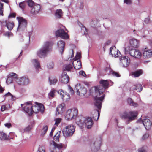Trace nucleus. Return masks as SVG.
I'll list each match as a JSON object with an SVG mask.
<instances>
[{"mask_svg":"<svg viewBox=\"0 0 152 152\" xmlns=\"http://www.w3.org/2000/svg\"><path fill=\"white\" fill-rule=\"evenodd\" d=\"M99 83L102 85L104 89L108 88L109 83L107 80H102L99 81Z\"/></svg>","mask_w":152,"mask_h":152,"instance_id":"32","label":"nucleus"},{"mask_svg":"<svg viewBox=\"0 0 152 152\" xmlns=\"http://www.w3.org/2000/svg\"><path fill=\"white\" fill-rule=\"evenodd\" d=\"M3 97L4 98L6 97H8L11 100H14L15 99V97L12 95L10 92H8L4 95Z\"/></svg>","mask_w":152,"mask_h":152,"instance_id":"37","label":"nucleus"},{"mask_svg":"<svg viewBox=\"0 0 152 152\" xmlns=\"http://www.w3.org/2000/svg\"><path fill=\"white\" fill-rule=\"evenodd\" d=\"M65 107L64 104H61L59 105L56 108V113L58 114H62L64 111Z\"/></svg>","mask_w":152,"mask_h":152,"instance_id":"24","label":"nucleus"},{"mask_svg":"<svg viewBox=\"0 0 152 152\" xmlns=\"http://www.w3.org/2000/svg\"><path fill=\"white\" fill-rule=\"evenodd\" d=\"M124 52L125 54L129 53L131 56L137 58H140L142 56V53L139 50L131 48L129 46L125 48Z\"/></svg>","mask_w":152,"mask_h":152,"instance_id":"3","label":"nucleus"},{"mask_svg":"<svg viewBox=\"0 0 152 152\" xmlns=\"http://www.w3.org/2000/svg\"><path fill=\"white\" fill-rule=\"evenodd\" d=\"M82 30L84 31V34L86 35L87 34V29L85 27L83 26L82 28Z\"/></svg>","mask_w":152,"mask_h":152,"instance_id":"57","label":"nucleus"},{"mask_svg":"<svg viewBox=\"0 0 152 152\" xmlns=\"http://www.w3.org/2000/svg\"><path fill=\"white\" fill-rule=\"evenodd\" d=\"M39 152H45V149L43 148H40L38 150Z\"/></svg>","mask_w":152,"mask_h":152,"instance_id":"60","label":"nucleus"},{"mask_svg":"<svg viewBox=\"0 0 152 152\" xmlns=\"http://www.w3.org/2000/svg\"><path fill=\"white\" fill-rule=\"evenodd\" d=\"M43 44L42 47L36 52L37 56L41 58H44L46 56L50 51V47L51 44V42L49 41H46Z\"/></svg>","mask_w":152,"mask_h":152,"instance_id":"2","label":"nucleus"},{"mask_svg":"<svg viewBox=\"0 0 152 152\" xmlns=\"http://www.w3.org/2000/svg\"><path fill=\"white\" fill-rule=\"evenodd\" d=\"M124 3L127 5H130L132 3V0H124Z\"/></svg>","mask_w":152,"mask_h":152,"instance_id":"49","label":"nucleus"},{"mask_svg":"<svg viewBox=\"0 0 152 152\" xmlns=\"http://www.w3.org/2000/svg\"><path fill=\"white\" fill-rule=\"evenodd\" d=\"M138 152H146V151L144 148H142L138 149Z\"/></svg>","mask_w":152,"mask_h":152,"instance_id":"56","label":"nucleus"},{"mask_svg":"<svg viewBox=\"0 0 152 152\" xmlns=\"http://www.w3.org/2000/svg\"><path fill=\"white\" fill-rule=\"evenodd\" d=\"M56 90L54 88L52 89L48 93V95L50 98H53L55 96V94L56 92Z\"/></svg>","mask_w":152,"mask_h":152,"instance_id":"38","label":"nucleus"},{"mask_svg":"<svg viewBox=\"0 0 152 152\" xmlns=\"http://www.w3.org/2000/svg\"><path fill=\"white\" fill-rule=\"evenodd\" d=\"M79 73L80 75H81L85 77L86 76V74L83 71H80L79 72Z\"/></svg>","mask_w":152,"mask_h":152,"instance_id":"59","label":"nucleus"},{"mask_svg":"<svg viewBox=\"0 0 152 152\" xmlns=\"http://www.w3.org/2000/svg\"><path fill=\"white\" fill-rule=\"evenodd\" d=\"M146 130H148L151 126V122L150 120L148 118H145L141 121Z\"/></svg>","mask_w":152,"mask_h":152,"instance_id":"20","label":"nucleus"},{"mask_svg":"<svg viewBox=\"0 0 152 152\" xmlns=\"http://www.w3.org/2000/svg\"><path fill=\"white\" fill-rule=\"evenodd\" d=\"M143 57L145 58H149L152 56V50H145L143 55Z\"/></svg>","mask_w":152,"mask_h":152,"instance_id":"25","label":"nucleus"},{"mask_svg":"<svg viewBox=\"0 0 152 152\" xmlns=\"http://www.w3.org/2000/svg\"><path fill=\"white\" fill-rule=\"evenodd\" d=\"M130 89L131 90L133 91L137 90V91L140 92L142 90V86L141 84H138L132 86Z\"/></svg>","mask_w":152,"mask_h":152,"instance_id":"26","label":"nucleus"},{"mask_svg":"<svg viewBox=\"0 0 152 152\" xmlns=\"http://www.w3.org/2000/svg\"><path fill=\"white\" fill-rule=\"evenodd\" d=\"M16 83L22 86H26L30 83V81L28 77L25 76L20 77L16 80Z\"/></svg>","mask_w":152,"mask_h":152,"instance_id":"10","label":"nucleus"},{"mask_svg":"<svg viewBox=\"0 0 152 152\" xmlns=\"http://www.w3.org/2000/svg\"><path fill=\"white\" fill-rule=\"evenodd\" d=\"M77 123L78 125H85L88 129H90L93 124V122L92 119L89 117L82 118L81 119H77Z\"/></svg>","mask_w":152,"mask_h":152,"instance_id":"4","label":"nucleus"},{"mask_svg":"<svg viewBox=\"0 0 152 152\" xmlns=\"http://www.w3.org/2000/svg\"><path fill=\"white\" fill-rule=\"evenodd\" d=\"M60 133V132H57L54 136V139L55 140L58 141Z\"/></svg>","mask_w":152,"mask_h":152,"instance_id":"46","label":"nucleus"},{"mask_svg":"<svg viewBox=\"0 0 152 152\" xmlns=\"http://www.w3.org/2000/svg\"><path fill=\"white\" fill-rule=\"evenodd\" d=\"M64 69L65 70L72 72L73 69V67L71 64H67L64 66Z\"/></svg>","mask_w":152,"mask_h":152,"instance_id":"35","label":"nucleus"},{"mask_svg":"<svg viewBox=\"0 0 152 152\" xmlns=\"http://www.w3.org/2000/svg\"><path fill=\"white\" fill-rule=\"evenodd\" d=\"M62 119L61 118H56L54 119V121H55V123L54 125L56 126H58V125L59 123H60Z\"/></svg>","mask_w":152,"mask_h":152,"instance_id":"45","label":"nucleus"},{"mask_svg":"<svg viewBox=\"0 0 152 152\" xmlns=\"http://www.w3.org/2000/svg\"><path fill=\"white\" fill-rule=\"evenodd\" d=\"M7 109V108L6 107V106L5 105H3L1 107L0 110L1 111L3 112Z\"/></svg>","mask_w":152,"mask_h":152,"instance_id":"55","label":"nucleus"},{"mask_svg":"<svg viewBox=\"0 0 152 152\" xmlns=\"http://www.w3.org/2000/svg\"><path fill=\"white\" fill-rule=\"evenodd\" d=\"M5 22L6 24V26L9 30H12L14 26V23L13 22H11L6 21Z\"/></svg>","mask_w":152,"mask_h":152,"instance_id":"33","label":"nucleus"},{"mask_svg":"<svg viewBox=\"0 0 152 152\" xmlns=\"http://www.w3.org/2000/svg\"><path fill=\"white\" fill-rule=\"evenodd\" d=\"M4 125L8 128H10L11 126V125L10 123H6L4 124Z\"/></svg>","mask_w":152,"mask_h":152,"instance_id":"62","label":"nucleus"},{"mask_svg":"<svg viewBox=\"0 0 152 152\" xmlns=\"http://www.w3.org/2000/svg\"><path fill=\"white\" fill-rule=\"evenodd\" d=\"M26 105L24 111L29 115H31L33 112L37 113L40 112L42 113L44 111V106L41 104L37 103L36 105H32L31 102H29L26 103Z\"/></svg>","mask_w":152,"mask_h":152,"instance_id":"1","label":"nucleus"},{"mask_svg":"<svg viewBox=\"0 0 152 152\" xmlns=\"http://www.w3.org/2000/svg\"><path fill=\"white\" fill-rule=\"evenodd\" d=\"M127 102L129 104H130L131 105L135 107H137L138 106V104L136 103H134L132 99L130 98L128 99Z\"/></svg>","mask_w":152,"mask_h":152,"instance_id":"39","label":"nucleus"},{"mask_svg":"<svg viewBox=\"0 0 152 152\" xmlns=\"http://www.w3.org/2000/svg\"><path fill=\"white\" fill-rule=\"evenodd\" d=\"M31 129V127L30 126H28L24 130L25 132H29Z\"/></svg>","mask_w":152,"mask_h":152,"instance_id":"58","label":"nucleus"},{"mask_svg":"<svg viewBox=\"0 0 152 152\" xmlns=\"http://www.w3.org/2000/svg\"><path fill=\"white\" fill-rule=\"evenodd\" d=\"M104 70L107 74H112L113 76L117 77H120L118 73L111 70L109 65H107V66L105 68Z\"/></svg>","mask_w":152,"mask_h":152,"instance_id":"18","label":"nucleus"},{"mask_svg":"<svg viewBox=\"0 0 152 152\" xmlns=\"http://www.w3.org/2000/svg\"><path fill=\"white\" fill-rule=\"evenodd\" d=\"M69 79V77L67 74L64 73L62 75L61 81L63 83H67L68 82Z\"/></svg>","mask_w":152,"mask_h":152,"instance_id":"27","label":"nucleus"},{"mask_svg":"<svg viewBox=\"0 0 152 152\" xmlns=\"http://www.w3.org/2000/svg\"><path fill=\"white\" fill-rule=\"evenodd\" d=\"M26 2L28 4V5L31 7H32L35 4L32 0H28Z\"/></svg>","mask_w":152,"mask_h":152,"instance_id":"47","label":"nucleus"},{"mask_svg":"<svg viewBox=\"0 0 152 152\" xmlns=\"http://www.w3.org/2000/svg\"><path fill=\"white\" fill-rule=\"evenodd\" d=\"M110 52L112 56L115 58L118 57L120 54L119 50L117 49L115 46H113L110 48Z\"/></svg>","mask_w":152,"mask_h":152,"instance_id":"16","label":"nucleus"},{"mask_svg":"<svg viewBox=\"0 0 152 152\" xmlns=\"http://www.w3.org/2000/svg\"><path fill=\"white\" fill-rule=\"evenodd\" d=\"M70 53L71 54V55L69 56V59H70V60H71L72 58L73 59L76 60H80V58L81 56L80 53L79 52H77L75 57L73 58L74 57V52L73 50L72 49L71 50L69 51Z\"/></svg>","mask_w":152,"mask_h":152,"instance_id":"22","label":"nucleus"},{"mask_svg":"<svg viewBox=\"0 0 152 152\" xmlns=\"http://www.w3.org/2000/svg\"><path fill=\"white\" fill-rule=\"evenodd\" d=\"M72 62L74 68L76 69H79L81 67V63L80 60L73 59Z\"/></svg>","mask_w":152,"mask_h":152,"instance_id":"21","label":"nucleus"},{"mask_svg":"<svg viewBox=\"0 0 152 152\" xmlns=\"http://www.w3.org/2000/svg\"><path fill=\"white\" fill-rule=\"evenodd\" d=\"M4 91V89L1 87H0V93H2Z\"/></svg>","mask_w":152,"mask_h":152,"instance_id":"64","label":"nucleus"},{"mask_svg":"<svg viewBox=\"0 0 152 152\" xmlns=\"http://www.w3.org/2000/svg\"><path fill=\"white\" fill-rule=\"evenodd\" d=\"M140 41L135 38H132L130 39L129 43L130 46L133 48H138L140 46Z\"/></svg>","mask_w":152,"mask_h":152,"instance_id":"15","label":"nucleus"},{"mask_svg":"<svg viewBox=\"0 0 152 152\" xmlns=\"http://www.w3.org/2000/svg\"><path fill=\"white\" fill-rule=\"evenodd\" d=\"M13 78L12 77H10L8 76L6 80V82L7 84H9L12 83L13 81Z\"/></svg>","mask_w":152,"mask_h":152,"instance_id":"42","label":"nucleus"},{"mask_svg":"<svg viewBox=\"0 0 152 152\" xmlns=\"http://www.w3.org/2000/svg\"><path fill=\"white\" fill-rule=\"evenodd\" d=\"M63 12L61 10L58 9L56 10L55 13V18L56 19H60L62 18Z\"/></svg>","mask_w":152,"mask_h":152,"instance_id":"28","label":"nucleus"},{"mask_svg":"<svg viewBox=\"0 0 152 152\" xmlns=\"http://www.w3.org/2000/svg\"><path fill=\"white\" fill-rule=\"evenodd\" d=\"M48 129V127L47 126H45L43 127L41 131V135L42 136H44L46 133Z\"/></svg>","mask_w":152,"mask_h":152,"instance_id":"40","label":"nucleus"},{"mask_svg":"<svg viewBox=\"0 0 152 152\" xmlns=\"http://www.w3.org/2000/svg\"><path fill=\"white\" fill-rule=\"evenodd\" d=\"M91 150L94 152H96L99 148L100 146V144L97 141H96L91 145Z\"/></svg>","mask_w":152,"mask_h":152,"instance_id":"23","label":"nucleus"},{"mask_svg":"<svg viewBox=\"0 0 152 152\" xmlns=\"http://www.w3.org/2000/svg\"><path fill=\"white\" fill-rule=\"evenodd\" d=\"M4 35L9 38L10 37L12 36V34L11 32H7L4 33Z\"/></svg>","mask_w":152,"mask_h":152,"instance_id":"51","label":"nucleus"},{"mask_svg":"<svg viewBox=\"0 0 152 152\" xmlns=\"http://www.w3.org/2000/svg\"><path fill=\"white\" fill-rule=\"evenodd\" d=\"M8 76H9L10 77H12L13 78L14 76V77L15 78H17L18 77L17 75L14 73H10V74Z\"/></svg>","mask_w":152,"mask_h":152,"instance_id":"52","label":"nucleus"},{"mask_svg":"<svg viewBox=\"0 0 152 152\" xmlns=\"http://www.w3.org/2000/svg\"><path fill=\"white\" fill-rule=\"evenodd\" d=\"M15 13H13L11 14L9 16V17H11V18H13V17H15Z\"/></svg>","mask_w":152,"mask_h":152,"instance_id":"63","label":"nucleus"},{"mask_svg":"<svg viewBox=\"0 0 152 152\" xmlns=\"http://www.w3.org/2000/svg\"><path fill=\"white\" fill-rule=\"evenodd\" d=\"M16 19L18 23L17 30L25 29L27 26V20L21 17H17Z\"/></svg>","mask_w":152,"mask_h":152,"instance_id":"9","label":"nucleus"},{"mask_svg":"<svg viewBox=\"0 0 152 152\" xmlns=\"http://www.w3.org/2000/svg\"><path fill=\"white\" fill-rule=\"evenodd\" d=\"M130 59L127 56H123L119 58V64L121 66L124 68H126L130 64Z\"/></svg>","mask_w":152,"mask_h":152,"instance_id":"8","label":"nucleus"},{"mask_svg":"<svg viewBox=\"0 0 152 152\" xmlns=\"http://www.w3.org/2000/svg\"><path fill=\"white\" fill-rule=\"evenodd\" d=\"M104 97V95H102L101 97H98L97 96L95 97L94 104L98 109H101L102 103Z\"/></svg>","mask_w":152,"mask_h":152,"instance_id":"13","label":"nucleus"},{"mask_svg":"<svg viewBox=\"0 0 152 152\" xmlns=\"http://www.w3.org/2000/svg\"><path fill=\"white\" fill-rule=\"evenodd\" d=\"M148 134H145L143 136L142 138L143 140H144L148 138Z\"/></svg>","mask_w":152,"mask_h":152,"instance_id":"61","label":"nucleus"},{"mask_svg":"<svg viewBox=\"0 0 152 152\" xmlns=\"http://www.w3.org/2000/svg\"><path fill=\"white\" fill-rule=\"evenodd\" d=\"M49 80L51 85H55L57 82V80L56 78L49 79Z\"/></svg>","mask_w":152,"mask_h":152,"instance_id":"44","label":"nucleus"},{"mask_svg":"<svg viewBox=\"0 0 152 152\" xmlns=\"http://www.w3.org/2000/svg\"><path fill=\"white\" fill-rule=\"evenodd\" d=\"M143 71L141 69H139L133 72L132 75L134 77H137L141 75Z\"/></svg>","mask_w":152,"mask_h":152,"instance_id":"34","label":"nucleus"},{"mask_svg":"<svg viewBox=\"0 0 152 152\" xmlns=\"http://www.w3.org/2000/svg\"><path fill=\"white\" fill-rule=\"evenodd\" d=\"M48 68L49 69H53L54 66V64L53 62H50L48 63L47 65Z\"/></svg>","mask_w":152,"mask_h":152,"instance_id":"43","label":"nucleus"},{"mask_svg":"<svg viewBox=\"0 0 152 152\" xmlns=\"http://www.w3.org/2000/svg\"><path fill=\"white\" fill-rule=\"evenodd\" d=\"M3 4L0 3V15L3 16Z\"/></svg>","mask_w":152,"mask_h":152,"instance_id":"48","label":"nucleus"},{"mask_svg":"<svg viewBox=\"0 0 152 152\" xmlns=\"http://www.w3.org/2000/svg\"><path fill=\"white\" fill-rule=\"evenodd\" d=\"M31 64L35 68L37 72H39V69L40 68V65L39 61L37 59H33L31 61Z\"/></svg>","mask_w":152,"mask_h":152,"instance_id":"19","label":"nucleus"},{"mask_svg":"<svg viewBox=\"0 0 152 152\" xmlns=\"http://www.w3.org/2000/svg\"><path fill=\"white\" fill-rule=\"evenodd\" d=\"M61 98L64 100L66 101L70 99V96L69 94L65 93L63 96H61Z\"/></svg>","mask_w":152,"mask_h":152,"instance_id":"41","label":"nucleus"},{"mask_svg":"<svg viewBox=\"0 0 152 152\" xmlns=\"http://www.w3.org/2000/svg\"><path fill=\"white\" fill-rule=\"evenodd\" d=\"M77 94L80 96H84L86 94L87 89L83 87L80 86V84H77L75 87Z\"/></svg>","mask_w":152,"mask_h":152,"instance_id":"11","label":"nucleus"},{"mask_svg":"<svg viewBox=\"0 0 152 152\" xmlns=\"http://www.w3.org/2000/svg\"><path fill=\"white\" fill-rule=\"evenodd\" d=\"M26 5V4L24 1L21 2L19 4V6L22 9L25 8Z\"/></svg>","mask_w":152,"mask_h":152,"instance_id":"50","label":"nucleus"},{"mask_svg":"<svg viewBox=\"0 0 152 152\" xmlns=\"http://www.w3.org/2000/svg\"><path fill=\"white\" fill-rule=\"evenodd\" d=\"M68 89L70 93L72 94H74V91L72 89V88L71 87V86L69 85L68 86Z\"/></svg>","mask_w":152,"mask_h":152,"instance_id":"54","label":"nucleus"},{"mask_svg":"<svg viewBox=\"0 0 152 152\" xmlns=\"http://www.w3.org/2000/svg\"><path fill=\"white\" fill-rule=\"evenodd\" d=\"M12 137L10 136L9 135H7L5 133L3 132H0V139L2 140H7Z\"/></svg>","mask_w":152,"mask_h":152,"instance_id":"29","label":"nucleus"},{"mask_svg":"<svg viewBox=\"0 0 152 152\" xmlns=\"http://www.w3.org/2000/svg\"><path fill=\"white\" fill-rule=\"evenodd\" d=\"M95 90L96 93L97 94V95L98 94L100 95L102 94L103 93L104 91V89L98 88L97 87H95Z\"/></svg>","mask_w":152,"mask_h":152,"instance_id":"36","label":"nucleus"},{"mask_svg":"<svg viewBox=\"0 0 152 152\" xmlns=\"http://www.w3.org/2000/svg\"><path fill=\"white\" fill-rule=\"evenodd\" d=\"M65 45L64 42L62 40L58 41L57 43L58 49L61 55H62L64 52Z\"/></svg>","mask_w":152,"mask_h":152,"instance_id":"14","label":"nucleus"},{"mask_svg":"<svg viewBox=\"0 0 152 152\" xmlns=\"http://www.w3.org/2000/svg\"><path fill=\"white\" fill-rule=\"evenodd\" d=\"M78 110L73 108L67 110L64 115L65 119L67 120H71L75 118L78 114Z\"/></svg>","mask_w":152,"mask_h":152,"instance_id":"5","label":"nucleus"},{"mask_svg":"<svg viewBox=\"0 0 152 152\" xmlns=\"http://www.w3.org/2000/svg\"><path fill=\"white\" fill-rule=\"evenodd\" d=\"M68 31L64 26H62L56 32V36L63 39H68L69 36L68 34Z\"/></svg>","mask_w":152,"mask_h":152,"instance_id":"6","label":"nucleus"},{"mask_svg":"<svg viewBox=\"0 0 152 152\" xmlns=\"http://www.w3.org/2000/svg\"><path fill=\"white\" fill-rule=\"evenodd\" d=\"M75 130L74 126L72 125H69L64 128L63 133L65 137H69L72 136Z\"/></svg>","mask_w":152,"mask_h":152,"instance_id":"7","label":"nucleus"},{"mask_svg":"<svg viewBox=\"0 0 152 152\" xmlns=\"http://www.w3.org/2000/svg\"><path fill=\"white\" fill-rule=\"evenodd\" d=\"M137 115V112L134 111L124 113L123 116L125 118H128L129 121H132L135 119Z\"/></svg>","mask_w":152,"mask_h":152,"instance_id":"12","label":"nucleus"},{"mask_svg":"<svg viewBox=\"0 0 152 152\" xmlns=\"http://www.w3.org/2000/svg\"><path fill=\"white\" fill-rule=\"evenodd\" d=\"M50 145L53 146L55 148H57L60 149L62 148L63 147V145L62 143L57 144L54 141H52L51 142Z\"/></svg>","mask_w":152,"mask_h":152,"instance_id":"31","label":"nucleus"},{"mask_svg":"<svg viewBox=\"0 0 152 152\" xmlns=\"http://www.w3.org/2000/svg\"><path fill=\"white\" fill-rule=\"evenodd\" d=\"M58 93L61 96H63L64 95L65 93L63 92L62 90H59L58 91Z\"/></svg>","mask_w":152,"mask_h":152,"instance_id":"53","label":"nucleus"},{"mask_svg":"<svg viewBox=\"0 0 152 152\" xmlns=\"http://www.w3.org/2000/svg\"><path fill=\"white\" fill-rule=\"evenodd\" d=\"M41 8V6L39 4H34L31 10V13L33 15H36L38 14Z\"/></svg>","mask_w":152,"mask_h":152,"instance_id":"17","label":"nucleus"},{"mask_svg":"<svg viewBox=\"0 0 152 152\" xmlns=\"http://www.w3.org/2000/svg\"><path fill=\"white\" fill-rule=\"evenodd\" d=\"M92 113L93 115V118L96 121H97L100 115V113L98 110H96L92 112Z\"/></svg>","mask_w":152,"mask_h":152,"instance_id":"30","label":"nucleus"}]
</instances>
